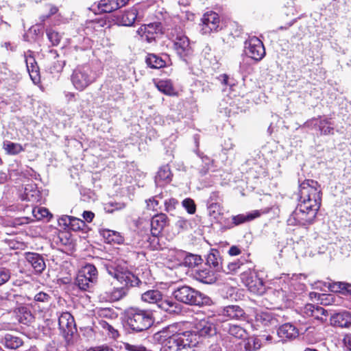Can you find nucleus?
<instances>
[{"mask_svg": "<svg viewBox=\"0 0 351 351\" xmlns=\"http://www.w3.org/2000/svg\"><path fill=\"white\" fill-rule=\"evenodd\" d=\"M243 266V263L237 260L230 262L227 265V269H223L226 273L234 274L237 273Z\"/></svg>", "mask_w": 351, "mask_h": 351, "instance_id": "09e8293b", "label": "nucleus"}, {"mask_svg": "<svg viewBox=\"0 0 351 351\" xmlns=\"http://www.w3.org/2000/svg\"><path fill=\"white\" fill-rule=\"evenodd\" d=\"M95 271V266L91 264H87L83 267L78 272L76 277L75 284L82 290L86 291L91 289L95 285V282L91 280L86 274Z\"/></svg>", "mask_w": 351, "mask_h": 351, "instance_id": "ddd939ff", "label": "nucleus"}, {"mask_svg": "<svg viewBox=\"0 0 351 351\" xmlns=\"http://www.w3.org/2000/svg\"><path fill=\"white\" fill-rule=\"evenodd\" d=\"M25 259L27 264L32 267L34 272L41 274L46 268V264L42 255L34 252H25Z\"/></svg>", "mask_w": 351, "mask_h": 351, "instance_id": "dca6fc26", "label": "nucleus"}, {"mask_svg": "<svg viewBox=\"0 0 351 351\" xmlns=\"http://www.w3.org/2000/svg\"><path fill=\"white\" fill-rule=\"evenodd\" d=\"M221 315L229 319L244 320L246 318L244 310L237 305H230L224 307L221 311Z\"/></svg>", "mask_w": 351, "mask_h": 351, "instance_id": "5701e85b", "label": "nucleus"}, {"mask_svg": "<svg viewBox=\"0 0 351 351\" xmlns=\"http://www.w3.org/2000/svg\"><path fill=\"white\" fill-rule=\"evenodd\" d=\"M10 271L8 269L0 268V286L5 284L10 278Z\"/></svg>", "mask_w": 351, "mask_h": 351, "instance_id": "6e6d98bb", "label": "nucleus"}, {"mask_svg": "<svg viewBox=\"0 0 351 351\" xmlns=\"http://www.w3.org/2000/svg\"><path fill=\"white\" fill-rule=\"evenodd\" d=\"M330 321L334 326L348 328L351 326V313L347 311L336 313L331 316Z\"/></svg>", "mask_w": 351, "mask_h": 351, "instance_id": "a878e982", "label": "nucleus"}, {"mask_svg": "<svg viewBox=\"0 0 351 351\" xmlns=\"http://www.w3.org/2000/svg\"><path fill=\"white\" fill-rule=\"evenodd\" d=\"M228 332L230 335L238 339H242L246 335L245 330L238 325H230Z\"/></svg>", "mask_w": 351, "mask_h": 351, "instance_id": "79ce46f5", "label": "nucleus"}, {"mask_svg": "<svg viewBox=\"0 0 351 351\" xmlns=\"http://www.w3.org/2000/svg\"><path fill=\"white\" fill-rule=\"evenodd\" d=\"M13 326L8 322H3L0 324V330H12Z\"/></svg>", "mask_w": 351, "mask_h": 351, "instance_id": "338daca9", "label": "nucleus"}, {"mask_svg": "<svg viewBox=\"0 0 351 351\" xmlns=\"http://www.w3.org/2000/svg\"><path fill=\"white\" fill-rule=\"evenodd\" d=\"M139 6H135L125 12L121 16V23L125 26H130L133 25L135 20L140 17L138 13Z\"/></svg>", "mask_w": 351, "mask_h": 351, "instance_id": "473e14b6", "label": "nucleus"}, {"mask_svg": "<svg viewBox=\"0 0 351 351\" xmlns=\"http://www.w3.org/2000/svg\"><path fill=\"white\" fill-rule=\"evenodd\" d=\"M241 279L248 290L255 294L261 295L265 293V287L263 280L254 272L243 273Z\"/></svg>", "mask_w": 351, "mask_h": 351, "instance_id": "9b49d317", "label": "nucleus"}, {"mask_svg": "<svg viewBox=\"0 0 351 351\" xmlns=\"http://www.w3.org/2000/svg\"><path fill=\"white\" fill-rule=\"evenodd\" d=\"M60 329L65 334L73 333L75 329V321L71 313L65 312L61 314L58 319Z\"/></svg>", "mask_w": 351, "mask_h": 351, "instance_id": "b1692460", "label": "nucleus"}, {"mask_svg": "<svg viewBox=\"0 0 351 351\" xmlns=\"http://www.w3.org/2000/svg\"><path fill=\"white\" fill-rule=\"evenodd\" d=\"M315 289H320L322 291H326V288L332 292H341L343 293L351 294V285L346 282H324L322 281H317L315 284Z\"/></svg>", "mask_w": 351, "mask_h": 351, "instance_id": "2eb2a0df", "label": "nucleus"}, {"mask_svg": "<svg viewBox=\"0 0 351 351\" xmlns=\"http://www.w3.org/2000/svg\"><path fill=\"white\" fill-rule=\"evenodd\" d=\"M183 258L184 261L182 263V265L187 266L189 267H194L195 266H197L202 261V259L200 256L192 254H187L186 252H184V255Z\"/></svg>", "mask_w": 351, "mask_h": 351, "instance_id": "4c0bfd02", "label": "nucleus"}, {"mask_svg": "<svg viewBox=\"0 0 351 351\" xmlns=\"http://www.w3.org/2000/svg\"><path fill=\"white\" fill-rule=\"evenodd\" d=\"M241 252V250L235 245L232 246L229 249V251H228V254L230 256H237V255L240 254Z\"/></svg>", "mask_w": 351, "mask_h": 351, "instance_id": "69168bd1", "label": "nucleus"}, {"mask_svg": "<svg viewBox=\"0 0 351 351\" xmlns=\"http://www.w3.org/2000/svg\"><path fill=\"white\" fill-rule=\"evenodd\" d=\"M158 306L170 314L178 313L180 311V305L177 302L169 299L163 300L162 298L158 303Z\"/></svg>", "mask_w": 351, "mask_h": 351, "instance_id": "72a5a7b5", "label": "nucleus"}, {"mask_svg": "<svg viewBox=\"0 0 351 351\" xmlns=\"http://www.w3.org/2000/svg\"><path fill=\"white\" fill-rule=\"evenodd\" d=\"M215 273V271L209 269L208 266H204L197 269L193 273V277L201 282L212 284L217 280Z\"/></svg>", "mask_w": 351, "mask_h": 351, "instance_id": "a211bd4d", "label": "nucleus"}, {"mask_svg": "<svg viewBox=\"0 0 351 351\" xmlns=\"http://www.w3.org/2000/svg\"><path fill=\"white\" fill-rule=\"evenodd\" d=\"M146 63L149 66L154 69H160L165 65V60L155 54H148L146 58Z\"/></svg>", "mask_w": 351, "mask_h": 351, "instance_id": "58836bf2", "label": "nucleus"}, {"mask_svg": "<svg viewBox=\"0 0 351 351\" xmlns=\"http://www.w3.org/2000/svg\"><path fill=\"white\" fill-rule=\"evenodd\" d=\"M173 295L178 301L187 304L201 305L204 303L202 293L188 286L178 288Z\"/></svg>", "mask_w": 351, "mask_h": 351, "instance_id": "6e6552de", "label": "nucleus"}, {"mask_svg": "<svg viewBox=\"0 0 351 351\" xmlns=\"http://www.w3.org/2000/svg\"><path fill=\"white\" fill-rule=\"evenodd\" d=\"M170 39L173 43V49L177 54L184 59L192 53V49L188 37L182 32L178 29H172L169 34Z\"/></svg>", "mask_w": 351, "mask_h": 351, "instance_id": "0eeeda50", "label": "nucleus"}, {"mask_svg": "<svg viewBox=\"0 0 351 351\" xmlns=\"http://www.w3.org/2000/svg\"><path fill=\"white\" fill-rule=\"evenodd\" d=\"M280 288L276 289L274 294L276 295L278 302L285 303L289 306L291 302L296 296L295 286L298 285L296 278H290L289 275L284 274L276 282Z\"/></svg>", "mask_w": 351, "mask_h": 351, "instance_id": "20e7f679", "label": "nucleus"}, {"mask_svg": "<svg viewBox=\"0 0 351 351\" xmlns=\"http://www.w3.org/2000/svg\"><path fill=\"white\" fill-rule=\"evenodd\" d=\"M106 267L108 274L122 285L123 287H134L140 282L139 279L125 265L109 263Z\"/></svg>", "mask_w": 351, "mask_h": 351, "instance_id": "423d86ee", "label": "nucleus"}, {"mask_svg": "<svg viewBox=\"0 0 351 351\" xmlns=\"http://www.w3.org/2000/svg\"><path fill=\"white\" fill-rule=\"evenodd\" d=\"M162 297V294L160 291L152 289L143 293L141 295V299L145 302L156 304L158 306Z\"/></svg>", "mask_w": 351, "mask_h": 351, "instance_id": "c9c22d12", "label": "nucleus"}, {"mask_svg": "<svg viewBox=\"0 0 351 351\" xmlns=\"http://www.w3.org/2000/svg\"><path fill=\"white\" fill-rule=\"evenodd\" d=\"M220 18L215 12H207L202 18L201 31L204 34L217 32L220 29Z\"/></svg>", "mask_w": 351, "mask_h": 351, "instance_id": "9d476101", "label": "nucleus"}, {"mask_svg": "<svg viewBox=\"0 0 351 351\" xmlns=\"http://www.w3.org/2000/svg\"><path fill=\"white\" fill-rule=\"evenodd\" d=\"M159 199H162V197L160 195L156 196L152 199H148L146 202L147 207L152 210H157L158 207L160 205Z\"/></svg>", "mask_w": 351, "mask_h": 351, "instance_id": "13d9d810", "label": "nucleus"}, {"mask_svg": "<svg viewBox=\"0 0 351 351\" xmlns=\"http://www.w3.org/2000/svg\"><path fill=\"white\" fill-rule=\"evenodd\" d=\"M3 148L8 154L11 155L18 154L24 150L21 144L12 143L8 141L3 143Z\"/></svg>", "mask_w": 351, "mask_h": 351, "instance_id": "a19ab883", "label": "nucleus"}, {"mask_svg": "<svg viewBox=\"0 0 351 351\" xmlns=\"http://www.w3.org/2000/svg\"><path fill=\"white\" fill-rule=\"evenodd\" d=\"M172 173L168 165L161 167L155 177L156 184L163 186L171 181Z\"/></svg>", "mask_w": 351, "mask_h": 351, "instance_id": "bb28decb", "label": "nucleus"}, {"mask_svg": "<svg viewBox=\"0 0 351 351\" xmlns=\"http://www.w3.org/2000/svg\"><path fill=\"white\" fill-rule=\"evenodd\" d=\"M208 210L210 216L215 219H219V217L223 213L222 208L217 203L210 204L208 207Z\"/></svg>", "mask_w": 351, "mask_h": 351, "instance_id": "37998d69", "label": "nucleus"}, {"mask_svg": "<svg viewBox=\"0 0 351 351\" xmlns=\"http://www.w3.org/2000/svg\"><path fill=\"white\" fill-rule=\"evenodd\" d=\"M127 324L134 331H143L153 324L152 313L138 308H130L127 313Z\"/></svg>", "mask_w": 351, "mask_h": 351, "instance_id": "39448f33", "label": "nucleus"}, {"mask_svg": "<svg viewBox=\"0 0 351 351\" xmlns=\"http://www.w3.org/2000/svg\"><path fill=\"white\" fill-rule=\"evenodd\" d=\"M106 332H108V335L113 339L117 337L119 335L118 331L115 330L112 326L111 328L107 330Z\"/></svg>", "mask_w": 351, "mask_h": 351, "instance_id": "774afa93", "label": "nucleus"}, {"mask_svg": "<svg viewBox=\"0 0 351 351\" xmlns=\"http://www.w3.org/2000/svg\"><path fill=\"white\" fill-rule=\"evenodd\" d=\"M1 343L8 349L16 350L23 344V340L11 334H6L1 341Z\"/></svg>", "mask_w": 351, "mask_h": 351, "instance_id": "2f4dec72", "label": "nucleus"}, {"mask_svg": "<svg viewBox=\"0 0 351 351\" xmlns=\"http://www.w3.org/2000/svg\"><path fill=\"white\" fill-rule=\"evenodd\" d=\"M245 52L248 58L258 62L265 56V50L262 41L257 37L250 38L245 43Z\"/></svg>", "mask_w": 351, "mask_h": 351, "instance_id": "1a4fd4ad", "label": "nucleus"}, {"mask_svg": "<svg viewBox=\"0 0 351 351\" xmlns=\"http://www.w3.org/2000/svg\"><path fill=\"white\" fill-rule=\"evenodd\" d=\"M315 305L312 304H307L300 308V313L303 317H310L313 315Z\"/></svg>", "mask_w": 351, "mask_h": 351, "instance_id": "3c124183", "label": "nucleus"}, {"mask_svg": "<svg viewBox=\"0 0 351 351\" xmlns=\"http://www.w3.org/2000/svg\"><path fill=\"white\" fill-rule=\"evenodd\" d=\"M155 85L158 90L167 95H173L174 89L172 82L169 80H159L155 82Z\"/></svg>", "mask_w": 351, "mask_h": 351, "instance_id": "e433bc0d", "label": "nucleus"}, {"mask_svg": "<svg viewBox=\"0 0 351 351\" xmlns=\"http://www.w3.org/2000/svg\"><path fill=\"white\" fill-rule=\"evenodd\" d=\"M84 222L78 218L73 217L72 222L71 223L70 229L74 231H77L83 228Z\"/></svg>", "mask_w": 351, "mask_h": 351, "instance_id": "5fc2aeb1", "label": "nucleus"}, {"mask_svg": "<svg viewBox=\"0 0 351 351\" xmlns=\"http://www.w3.org/2000/svg\"><path fill=\"white\" fill-rule=\"evenodd\" d=\"M20 197L23 201H27L31 204H35L40 201L41 195L40 191L34 183L27 184Z\"/></svg>", "mask_w": 351, "mask_h": 351, "instance_id": "f3484780", "label": "nucleus"}, {"mask_svg": "<svg viewBox=\"0 0 351 351\" xmlns=\"http://www.w3.org/2000/svg\"><path fill=\"white\" fill-rule=\"evenodd\" d=\"M25 62L29 76L34 84H37L40 80L38 66L34 58L32 56H26Z\"/></svg>", "mask_w": 351, "mask_h": 351, "instance_id": "c756f323", "label": "nucleus"}, {"mask_svg": "<svg viewBox=\"0 0 351 351\" xmlns=\"http://www.w3.org/2000/svg\"><path fill=\"white\" fill-rule=\"evenodd\" d=\"M300 203L287 219L289 226L311 224L322 203V189L317 181L305 180L300 184Z\"/></svg>", "mask_w": 351, "mask_h": 351, "instance_id": "f257e3e1", "label": "nucleus"}, {"mask_svg": "<svg viewBox=\"0 0 351 351\" xmlns=\"http://www.w3.org/2000/svg\"><path fill=\"white\" fill-rule=\"evenodd\" d=\"M47 37L53 45H58L61 40L60 35L55 31H49L47 33Z\"/></svg>", "mask_w": 351, "mask_h": 351, "instance_id": "603ef678", "label": "nucleus"}, {"mask_svg": "<svg viewBox=\"0 0 351 351\" xmlns=\"http://www.w3.org/2000/svg\"><path fill=\"white\" fill-rule=\"evenodd\" d=\"M32 214L37 220H41L45 217H47L49 212L44 207H35L32 209Z\"/></svg>", "mask_w": 351, "mask_h": 351, "instance_id": "a18cd8bd", "label": "nucleus"}, {"mask_svg": "<svg viewBox=\"0 0 351 351\" xmlns=\"http://www.w3.org/2000/svg\"><path fill=\"white\" fill-rule=\"evenodd\" d=\"M73 217L69 215H63L58 219V224L60 226L64 227V228H69L71 223L72 222Z\"/></svg>", "mask_w": 351, "mask_h": 351, "instance_id": "4d7b16f0", "label": "nucleus"}, {"mask_svg": "<svg viewBox=\"0 0 351 351\" xmlns=\"http://www.w3.org/2000/svg\"><path fill=\"white\" fill-rule=\"evenodd\" d=\"M326 314L327 311L324 308L319 306H315L312 317L315 319L324 322V317H326Z\"/></svg>", "mask_w": 351, "mask_h": 351, "instance_id": "8fccbe9b", "label": "nucleus"}, {"mask_svg": "<svg viewBox=\"0 0 351 351\" xmlns=\"http://www.w3.org/2000/svg\"><path fill=\"white\" fill-rule=\"evenodd\" d=\"M256 322L263 326L274 325L277 321L274 317L272 313L268 311H261L256 313L255 316Z\"/></svg>", "mask_w": 351, "mask_h": 351, "instance_id": "f704fd0d", "label": "nucleus"}, {"mask_svg": "<svg viewBox=\"0 0 351 351\" xmlns=\"http://www.w3.org/2000/svg\"><path fill=\"white\" fill-rule=\"evenodd\" d=\"M99 233L105 241L108 243L119 244L123 241V237L118 232L108 229H102L100 230Z\"/></svg>", "mask_w": 351, "mask_h": 351, "instance_id": "7c9ffc66", "label": "nucleus"}, {"mask_svg": "<svg viewBox=\"0 0 351 351\" xmlns=\"http://www.w3.org/2000/svg\"><path fill=\"white\" fill-rule=\"evenodd\" d=\"M165 337L161 351H195L198 337L191 330L180 332L177 326L171 325L162 331Z\"/></svg>", "mask_w": 351, "mask_h": 351, "instance_id": "f03ea898", "label": "nucleus"}, {"mask_svg": "<svg viewBox=\"0 0 351 351\" xmlns=\"http://www.w3.org/2000/svg\"><path fill=\"white\" fill-rule=\"evenodd\" d=\"M100 74L95 66L87 64H82L73 71L71 80L76 90L82 91L95 82Z\"/></svg>", "mask_w": 351, "mask_h": 351, "instance_id": "7ed1b4c3", "label": "nucleus"}, {"mask_svg": "<svg viewBox=\"0 0 351 351\" xmlns=\"http://www.w3.org/2000/svg\"><path fill=\"white\" fill-rule=\"evenodd\" d=\"M184 251L171 249L167 251L165 264L167 267L173 269L182 265Z\"/></svg>", "mask_w": 351, "mask_h": 351, "instance_id": "6ab92c4d", "label": "nucleus"}, {"mask_svg": "<svg viewBox=\"0 0 351 351\" xmlns=\"http://www.w3.org/2000/svg\"><path fill=\"white\" fill-rule=\"evenodd\" d=\"M261 342L256 337H251L244 341V348L245 351H253L260 349Z\"/></svg>", "mask_w": 351, "mask_h": 351, "instance_id": "ea45409f", "label": "nucleus"}, {"mask_svg": "<svg viewBox=\"0 0 351 351\" xmlns=\"http://www.w3.org/2000/svg\"><path fill=\"white\" fill-rule=\"evenodd\" d=\"M159 31L160 26L157 23H149L140 27L137 33L143 40L150 43L155 39V35Z\"/></svg>", "mask_w": 351, "mask_h": 351, "instance_id": "aec40b11", "label": "nucleus"}, {"mask_svg": "<svg viewBox=\"0 0 351 351\" xmlns=\"http://www.w3.org/2000/svg\"><path fill=\"white\" fill-rule=\"evenodd\" d=\"M308 127H317L321 134L328 135L334 133V128L332 123L328 119H313L306 122Z\"/></svg>", "mask_w": 351, "mask_h": 351, "instance_id": "4be33fe9", "label": "nucleus"}, {"mask_svg": "<svg viewBox=\"0 0 351 351\" xmlns=\"http://www.w3.org/2000/svg\"><path fill=\"white\" fill-rule=\"evenodd\" d=\"M270 208H265L261 210H252L246 214H239L233 216L231 222H230L227 225V227L228 228H233L234 226H239L243 223L252 221L261 217L263 214L268 213L270 211Z\"/></svg>", "mask_w": 351, "mask_h": 351, "instance_id": "f8f14e48", "label": "nucleus"}, {"mask_svg": "<svg viewBox=\"0 0 351 351\" xmlns=\"http://www.w3.org/2000/svg\"><path fill=\"white\" fill-rule=\"evenodd\" d=\"M126 289L125 287L114 289L110 293L109 300L111 301H117L126 295Z\"/></svg>", "mask_w": 351, "mask_h": 351, "instance_id": "49530a36", "label": "nucleus"}, {"mask_svg": "<svg viewBox=\"0 0 351 351\" xmlns=\"http://www.w3.org/2000/svg\"><path fill=\"white\" fill-rule=\"evenodd\" d=\"M182 206L186 209L188 213L193 215L196 211V205L193 199L186 198L182 202Z\"/></svg>", "mask_w": 351, "mask_h": 351, "instance_id": "de8ad7c7", "label": "nucleus"}, {"mask_svg": "<svg viewBox=\"0 0 351 351\" xmlns=\"http://www.w3.org/2000/svg\"><path fill=\"white\" fill-rule=\"evenodd\" d=\"M206 266L213 268L215 272L220 271L223 269L221 265V258L219 256V252L217 250H211L206 258Z\"/></svg>", "mask_w": 351, "mask_h": 351, "instance_id": "c85d7f7f", "label": "nucleus"}, {"mask_svg": "<svg viewBox=\"0 0 351 351\" xmlns=\"http://www.w3.org/2000/svg\"><path fill=\"white\" fill-rule=\"evenodd\" d=\"M167 224V217L165 214H158L151 220V231L153 235L158 234Z\"/></svg>", "mask_w": 351, "mask_h": 351, "instance_id": "cd10ccee", "label": "nucleus"}, {"mask_svg": "<svg viewBox=\"0 0 351 351\" xmlns=\"http://www.w3.org/2000/svg\"><path fill=\"white\" fill-rule=\"evenodd\" d=\"M82 217L86 222L90 223L93 221L95 214L91 211H84L82 214Z\"/></svg>", "mask_w": 351, "mask_h": 351, "instance_id": "e2e57ef3", "label": "nucleus"}, {"mask_svg": "<svg viewBox=\"0 0 351 351\" xmlns=\"http://www.w3.org/2000/svg\"><path fill=\"white\" fill-rule=\"evenodd\" d=\"M51 297L47 293L40 291L34 296V301L37 302L47 303L49 302Z\"/></svg>", "mask_w": 351, "mask_h": 351, "instance_id": "bf43d9fd", "label": "nucleus"}, {"mask_svg": "<svg viewBox=\"0 0 351 351\" xmlns=\"http://www.w3.org/2000/svg\"><path fill=\"white\" fill-rule=\"evenodd\" d=\"M277 334L282 341H287L295 339L299 335V331L292 324L286 323L278 328Z\"/></svg>", "mask_w": 351, "mask_h": 351, "instance_id": "412c9836", "label": "nucleus"}, {"mask_svg": "<svg viewBox=\"0 0 351 351\" xmlns=\"http://www.w3.org/2000/svg\"><path fill=\"white\" fill-rule=\"evenodd\" d=\"M343 341L346 348L351 351V335H345Z\"/></svg>", "mask_w": 351, "mask_h": 351, "instance_id": "0e129e2a", "label": "nucleus"}, {"mask_svg": "<svg viewBox=\"0 0 351 351\" xmlns=\"http://www.w3.org/2000/svg\"><path fill=\"white\" fill-rule=\"evenodd\" d=\"M129 0H100L98 8L102 12H111L125 6Z\"/></svg>", "mask_w": 351, "mask_h": 351, "instance_id": "393cba45", "label": "nucleus"}, {"mask_svg": "<svg viewBox=\"0 0 351 351\" xmlns=\"http://www.w3.org/2000/svg\"><path fill=\"white\" fill-rule=\"evenodd\" d=\"M164 204L165 206V210L167 211H171L176 208L178 201L174 198H170L169 199H166Z\"/></svg>", "mask_w": 351, "mask_h": 351, "instance_id": "052dcab7", "label": "nucleus"}, {"mask_svg": "<svg viewBox=\"0 0 351 351\" xmlns=\"http://www.w3.org/2000/svg\"><path fill=\"white\" fill-rule=\"evenodd\" d=\"M10 295L8 293L0 294V305H8L11 300Z\"/></svg>", "mask_w": 351, "mask_h": 351, "instance_id": "680f3d73", "label": "nucleus"}, {"mask_svg": "<svg viewBox=\"0 0 351 351\" xmlns=\"http://www.w3.org/2000/svg\"><path fill=\"white\" fill-rule=\"evenodd\" d=\"M34 317L30 311L23 308L19 315V321L23 324H29L34 320Z\"/></svg>", "mask_w": 351, "mask_h": 351, "instance_id": "c03bdc74", "label": "nucleus"}, {"mask_svg": "<svg viewBox=\"0 0 351 351\" xmlns=\"http://www.w3.org/2000/svg\"><path fill=\"white\" fill-rule=\"evenodd\" d=\"M194 328L195 330L191 332H194L198 338L199 336H211L216 333V327L211 318L199 320L195 323Z\"/></svg>", "mask_w": 351, "mask_h": 351, "instance_id": "4468645a", "label": "nucleus"}, {"mask_svg": "<svg viewBox=\"0 0 351 351\" xmlns=\"http://www.w3.org/2000/svg\"><path fill=\"white\" fill-rule=\"evenodd\" d=\"M250 58L245 57L242 59L239 64V70L242 73H249L250 71Z\"/></svg>", "mask_w": 351, "mask_h": 351, "instance_id": "864d4df0", "label": "nucleus"}]
</instances>
